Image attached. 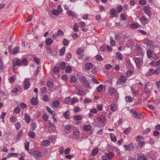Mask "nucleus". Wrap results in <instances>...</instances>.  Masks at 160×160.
I'll return each mask as SVG.
<instances>
[{
	"label": "nucleus",
	"mask_w": 160,
	"mask_h": 160,
	"mask_svg": "<svg viewBox=\"0 0 160 160\" xmlns=\"http://www.w3.org/2000/svg\"><path fill=\"white\" fill-rule=\"evenodd\" d=\"M116 56L118 59L121 61H123L124 60V58L122 55L121 53L119 52H117L116 53Z\"/></svg>",
	"instance_id": "21"
},
{
	"label": "nucleus",
	"mask_w": 160,
	"mask_h": 160,
	"mask_svg": "<svg viewBox=\"0 0 160 160\" xmlns=\"http://www.w3.org/2000/svg\"><path fill=\"white\" fill-rule=\"evenodd\" d=\"M103 88V86L102 84L99 85L97 88V91L98 92L102 91Z\"/></svg>",
	"instance_id": "47"
},
{
	"label": "nucleus",
	"mask_w": 160,
	"mask_h": 160,
	"mask_svg": "<svg viewBox=\"0 0 160 160\" xmlns=\"http://www.w3.org/2000/svg\"><path fill=\"white\" fill-rule=\"evenodd\" d=\"M141 21L143 25H145L148 23L149 20L144 15H143L141 19Z\"/></svg>",
	"instance_id": "7"
},
{
	"label": "nucleus",
	"mask_w": 160,
	"mask_h": 160,
	"mask_svg": "<svg viewBox=\"0 0 160 160\" xmlns=\"http://www.w3.org/2000/svg\"><path fill=\"white\" fill-rule=\"evenodd\" d=\"M70 112L69 111H67L64 114V117L67 119H68L69 118Z\"/></svg>",
	"instance_id": "36"
},
{
	"label": "nucleus",
	"mask_w": 160,
	"mask_h": 160,
	"mask_svg": "<svg viewBox=\"0 0 160 160\" xmlns=\"http://www.w3.org/2000/svg\"><path fill=\"white\" fill-rule=\"evenodd\" d=\"M105 155L108 159L111 158L114 156V153L112 152H106Z\"/></svg>",
	"instance_id": "15"
},
{
	"label": "nucleus",
	"mask_w": 160,
	"mask_h": 160,
	"mask_svg": "<svg viewBox=\"0 0 160 160\" xmlns=\"http://www.w3.org/2000/svg\"><path fill=\"white\" fill-rule=\"evenodd\" d=\"M18 154L16 153H11L8 155V157L9 158L12 156H15V157L17 156Z\"/></svg>",
	"instance_id": "56"
},
{
	"label": "nucleus",
	"mask_w": 160,
	"mask_h": 160,
	"mask_svg": "<svg viewBox=\"0 0 160 160\" xmlns=\"http://www.w3.org/2000/svg\"><path fill=\"white\" fill-rule=\"evenodd\" d=\"M123 147L125 148V151L128 150L129 151H131L134 149V146L133 143L132 142H131L129 145H124Z\"/></svg>",
	"instance_id": "3"
},
{
	"label": "nucleus",
	"mask_w": 160,
	"mask_h": 160,
	"mask_svg": "<svg viewBox=\"0 0 160 160\" xmlns=\"http://www.w3.org/2000/svg\"><path fill=\"white\" fill-rule=\"evenodd\" d=\"M91 126L90 125H86L84 126L83 129L86 131H88L91 129Z\"/></svg>",
	"instance_id": "30"
},
{
	"label": "nucleus",
	"mask_w": 160,
	"mask_h": 160,
	"mask_svg": "<svg viewBox=\"0 0 160 160\" xmlns=\"http://www.w3.org/2000/svg\"><path fill=\"white\" fill-rule=\"evenodd\" d=\"M71 100V97L70 96H68V97L65 98L63 100V102L64 103L66 104H68L70 102Z\"/></svg>",
	"instance_id": "20"
},
{
	"label": "nucleus",
	"mask_w": 160,
	"mask_h": 160,
	"mask_svg": "<svg viewBox=\"0 0 160 160\" xmlns=\"http://www.w3.org/2000/svg\"><path fill=\"white\" fill-rule=\"evenodd\" d=\"M69 41L66 38H64L63 40V43L64 46H68L69 44Z\"/></svg>",
	"instance_id": "44"
},
{
	"label": "nucleus",
	"mask_w": 160,
	"mask_h": 160,
	"mask_svg": "<svg viewBox=\"0 0 160 160\" xmlns=\"http://www.w3.org/2000/svg\"><path fill=\"white\" fill-rule=\"evenodd\" d=\"M125 101L127 102H132L133 101V99L132 97L130 96H127L125 98Z\"/></svg>",
	"instance_id": "25"
},
{
	"label": "nucleus",
	"mask_w": 160,
	"mask_h": 160,
	"mask_svg": "<svg viewBox=\"0 0 160 160\" xmlns=\"http://www.w3.org/2000/svg\"><path fill=\"white\" fill-rule=\"evenodd\" d=\"M50 141L48 140H44L41 142V144L42 145L44 146H49L50 144Z\"/></svg>",
	"instance_id": "18"
},
{
	"label": "nucleus",
	"mask_w": 160,
	"mask_h": 160,
	"mask_svg": "<svg viewBox=\"0 0 160 160\" xmlns=\"http://www.w3.org/2000/svg\"><path fill=\"white\" fill-rule=\"evenodd\" d=\"M144 144L145 142L144 141H142L138 142V143L136 144L135 146L137 148L141 149L142 147Z\"/></svg>",
	"instance_id": "12"
},
{
	"label": "nucleus",
	"mask_w": 160,
	"mask_h": 160,
	"mask_svg": "<svg viewBox=\"0 0 160 160\" xmlns=\"http://www.w3.org/2000/svg\"><path fill=\"white\" fill-rule=\"evenodd\" d=\"M74 119L76 120H80L82 119L81 116L79 115L78 116H74Z\"/></svg>",
	"instance_id": "50"
},
{
	"label": "nucleus",
	"mask_w": 160,
	"mask_h": 160,
	"mask_svg": "<svg viewBox=\"0 0 160 160\" xmlns=\"http://www.w3.org/2000/svg\"><path fill=\"white\" fill-rule=\"evenodd\" d=\"M117 106L115 104L112 103L111 106V110H117Z\"/></svg>",
	"instance_id": "48"
},
{
	"label": "nucleus",
	"mask_w": 160,
	"mask_h": 160,
	"mask_svg": "<svg viewBox=\"0 0 160 160\" xmlns=\"http://www.w3.org/2000/svg\"><path fill=\"white\" fill-rule=\"evenodd\" d=\"M108 92L109 94L111 96L115 94L117 95L118 94L117 90L112 87L109 88Z\"/></svg>",
	"instance_id": "2"
},
{
	"label": "nucleus",
	"mask_w": 160,
	"mask_h": 160,
	"mask_svg": "<svg viewBox=\"0 0 160 160\" xmlns=\"http://www.w3.org/2000/svg\"><path fill=\"white\" fill-rule=\"evenodd\" d=\"M31 103L33 105H36L38 103V101L36 98H32L31 100Z\"/></svg>",
	"instance_id": "14"
},
{
	"label": "nucleus",
	"mask_w": 160,
	"mask_h": 160,
	"mask_svg": "<svg viewBox=\"0 0 160 160\" xmlns=\"http://www.w3.org/2000/svg\"><path fill=\"white\" fill-rule=\"evenodd\" d=\"M13 64L15 66H19L21 64V61L19 59H18L16 61L15 63L14 62H13Z\"/></svg>",
	"instance_id": "34"
},
{
	"label": "nucleus",
	"mask_w": 160,
	"mask_h": 160,
	"mask_svg": "<svg viewBox=\"0 0 160 160\" xmlns=\"http://www.w3.org/2000/svg\"><path fill=\"white\" fill-rule=\"evenodd\" d=\"M130 26L133 29L140 28L141 27L140 25L137 23H132L130 25Z\"/></svg>",
	"instance_id": "13"
},
{
	"label": "nucleus",
	"mask_w": 160,
	"mask_h": 160,
	"mask_svg": "<svg viewBox=\"0 0 160 160\" xmlns=\"http://www.w3.org/2000/svg\"><path fill=\"white\" fill-rule=\"evenodd\" d=\"M83 51V49L81 48H78L77 49L76 53L78 54H79Z\"/></svg>",
	"instance_id": "63"
},
{
	"label": "nucleus",
	"mask_w": 160,
	"mask_h": 160,
	"mask_svg": "<svg viewBox=\"0 0 160 160\" xmlns=\"http://www.w3.org/2000/svg\"><path fill=\"white\" fill-rule=\"evenodd\" d=\"M21 63L22 65L27 66L28 64L27 59L26 58H23L22 61Z\"/></svg>",
	"instance_id": "38"
},
{
	"label": "nucleus",
	"mask_w": 160,
	"mask_h": 160,
	"mask_svg": "<svg viewBox=\"0 0 160 160\" xmlns=\"http://www.w3.org/2000/svg\"><path fill=\"white\" fill-rule=\"evenodd\" d=\"M60 105V102L58 100H55L52 103L53 107L55 108L58 107Z\"/></svg>",
	"instance_id": "22"
},
{
	"label": "nucleus",
	"mask_w": 160,
	"mask_h": 160,
	"mask_svg": "<svg viewBox=\"0 0 160 160\" xmlns=\"http://www.w3.org/2000/svg\"><path fill=\"white\" fill-rule=\"evenodd\" d=\"M71 104L72 105L78 102V99L77 97H74L71 100Z\"/></svg>",
	"instance_id": "23"
},
{
	"label": "nucleus",
	"mask_w": 160,
	"mask_h": 160,
	"mask_svg": "<svg viewBox=\"0 0 160 160\" xmlns=\"http://www.w3.org/2000/svg\"><path fill=\"white\" fill-rule=\"evenodd\" d=\"M149 83L148 82L146 83L144 85V89L145 91L144 92L145 93H148L149 92L151 91V89L148 88V87L150 86Z\"/></svg>",
	"instance_id": "9"
},
{
	"label": "nucleus",
	"mask_w": 160,
	"mask_h": 160,
	"mask_svg": "<svg viewBox=\"0 0 160 160\" xmlns=\"http://www.w3.org/2000/svg\"><path fill=\"white\" fill-rule=\"evenodd\" d=\"M73 29L75 32H78V23H75L73 26Z\"/></svg>",
	"instance_id": "39"
},
{
	"label": "nucleus",
	"mask_w": 160,
	"mask_h": 160,
	"mask_svg": "<svg viewBox=\"0 0 160 160\" xmlns=\"http://www.w3.org/2000/svg\"><path fill=\"white\" fill-rule=\"evenodd\" d=\"M81 82H82L84 86L85 87H89L90 85L88 81L87 78L85 77H82L80 79Z\"/></svg>",
	"instance_id": "1"
},
{
	"label": "nucleus",
	"mask_w": 160,
	"mask_h": 160,
	"mask_svg": "<svg viewBox=\"0 0 160 160\" xmlns=\"http://www.w3.org/2000/svg\"><path fill=\"white\" fill-rule=\"evenodd\" d=\"M155 72V70L152 69H150L148 72L147 75L149 76H151Z\"/></svg>",
	"instance_id": "27"
},
{
	"label": "nucleus",
	"mask_w": 160,
	"mask_h": 160,
	"mask_svg": "<svg viewBox=\"0 0 160 160\" xmlns=\"http://www.w3.org/2000/svg\"><path fill=\"white\" fill-rule=\"evenodd\" d=\"M92 101V99H90L88 98H86L83 101V102L85 104H86Z\"/></svg>",
	"instance_id": "54"
},
{
	"label": "nucleus",
	"mask_w": 160,
	"mask_h": 160,
	"mask_svg": "<svg viewBox=\"0 0 160 160\" xmlns=\"http://www.w3.org/2000/svg\"><path fill=\"white\" fill-rule=\"evenodd\" d=\"M133 116L134 117H136L138 119H140L143 118L144 116L141 114H138L136 111H134L133 113Z\"/></svg>",
	"instance_id": "6"
},
{
	"label": "nucleus",
	"mask_w": 160,
	"mask_h": 160,
	"mask_svg": "<svg viewBox=\"0 0 160 160\" xmlns=\"http://www.w3.org/2000/svg\"><path fill=\"white\" fill-rule=\"evenodd\" d=\"M143 9L145 11V13L150 17L152 14L150 7L148 5L145 6L144 7Z\"/></svg>",
	"instance_id": "4"
},
{
	"label": "nucleus",
	"mask_w": 160,
	"mask_h": 160,
	"mask_svg": "<svg viewBox=\"0 0 160 160\" xmlns=\"http://www.w3.org/2000/svg\"><path fill=\"white\" fill-rule=\"evenodd\" d=\"M20 47H17L14 48L12 52V54L13 55L15 54L19 50Z\"/></svg>",
	"instance_id": "28"
},
{
	"label": "nucleus",
	"mask_w": 160,
	"mask_h": 160,
	"mask_svg": "<svg viewBox=\"0 0 160 160\" xmlns=\"http://www.w3.org/2000/svg\"><path fill=\"white\" fill-rule=\"evenodd\" d=\"M66 50V48L63 47L62 49H60L59 51L60 55L61 56H62L64 54Z\"/></svg>",
	"instance_id": "24"
},
{
	"label": "nucleus",
	"mask_w": 160,
	"mask_h": 160,
	"mask_svg": "<svg viewBox=\"0 0 160 160\" xmlns=\"http://www.w3.org/2000/svg\"><path fill=\"white\" fill-rule=\"evenodd\" d=\"M72 127V126L71 125L68 124L65 126V130H67L68 131H69L71 130Z\"/></svg>",
	"instance_id": "55"
},
{
	"label": "nucleus",
	"mask_w": 160,
	"mask_h": 160,
	"mask_svg": "<svg viewBox=\"0 0 160 160\" xmlns=\"http://www.w3.org/2000/svg\"><path fill=\"white\" fill-rule=\"evenodd\" d=\"M110 13L112 17H117L118 15L116 13V11L115 9L112 8L110 10Z\"/></svg>",
	"instance_id": "11"
},
{
	"label": "nucleus",
	"mask_w": 160,
	"mask_h": 160,
	"mask_svg": "<svg viewBox=\"0 0 160 160\" xmlns=\"http://www.w3.org/2000/svg\"><path fill=\"white\" fill-rule=\"evenodd\" d=\"M92 64L91 62L87 63L85 64V68L87 70L91 69L92 68Z\"/></svg>",
	"instance_id": "19"
},
{
	"label": "nucleus",
	"mask_w": 160,
	"mask_h": 160,
	"mask_svg": "<svg viewBox=\"0 0 160 160\" xmlns=\"http://www.w3.org/2000/svg\"><path fill=\"white\" fill-rule=\"evenodd\" d=\"M52 42V40L50 38H48L46 40V43L48 45H51Z\"/></svg>",
	"instance_id": "33"
},
{
	"label": "nucleus",
	"mask_w": 160,
	"mask_h": 160,
	"mask_svg": "<svg viewBox=\"0 0 160 160\" xmlns=\"http://www.w3.org/2000/svg\"><path fill=\"white\" fill-rule=\"evenodd\" d=\"M5 68L2 57H0V72H2Z\"/></svg>",
	"instance_id": "5"
},
{
	"label": "nucleus",
	"mask_w": 160,
	"mask_h": 160,
	"mask_svg": "<svg viewBox=\"0 0 160 160\" xmlns=\"http://www.w3.org/2000/svg\"><path fill=\"white\" fill-rule=\"evenodd\" d=\"M152 41L148 38H145L144 40V43L146 45H150L152 44Z\"/></svg>",
	"instance_id": "17"
},
{
	"label": "nucleus",
	"mask_w": 160,
	"mask_h": 160,
	"mask_svg": "<svg viewBox=\"0 0 160 160\" xmlns=\"http://www.w3.org/2000/svg\"><path fill=\"white\" fill-rule=\"evenodd\" d=\"M131 128L129 127L127 128L124 131V133L125 134H128L130 133L131 131Z\"/></svg>",
	"instance_id": "40"
},
{
	"label": "nucleus",
	"mask_w": 160,
	"mask_h": 160,
	"mask_svg": "<svg viewBox=\"0 0 160 160\" xmlns=\"http://www.w3.org/2000/svg\"><path fill=\"white\" fill-rule=\"evenodd\" d=\"M110 137L112 141L114 142H116L117 141V139L114 134L112 133H111L110 134Z\"/></svg>",
	"instance_id": "26"
},
{
	"label": "nucleus",
	"mask_w": 160,
	"mask_h": 160,
	"mask_svg": "<svg viewBox=\"0 0 160 160\" xmlns=\"http://www.w3.org/2000/svg\"><path fill=\"white\" fill-rule=\"evenodd\" d=\"M96 59L99 61H101L102 60L103 58L101 55H98L96 56Z\"/></svg>",
	"instance_id": "51"
},
{
	"label": "nucleus",
	"mask_w": 160,
	"mask_h": 160,
	"mask_svg": "<svg viewBox=\"0 0 160 160\" xmlns=\"http://www.w3.org/2000/svg\"><path fill=\"white\" fill-rule=\"evenodd\" d=\"M52 13L55 15H58L60 13L57 9H54L52 11Z\"/></svg>",
	"instance_id": "52"
},
{
	"label": "nucleus",
	"mask_w": 160,
	"mask_h": 160,
	"mask_svg": "<svg viewBox=\"0 0 160 160\" xmlns=\"http://www.w3.org/2000/svg\"><path fill=\"white\" fill-rule=\"evenodd\" d=\"M122 9V6L118 7L116 8L117 12L118 13L120 12Z\"/></svg>",
	"instance_id": "58"
},
{
	"label": "nucleus",
	"mask_w": 160,
	"mask_h": 160,
	"mask_svg": "<svg viewBox=\"0 0 160 160\" xmlns=\"http://www.w3.org/2000/svg\"><path fill=\"white\" fill-rule=\"evenodd\" d=\"M135 62L137 67H139L141 65L140 59L137 58L135 59Z\"/></svg>",
	"instance_id": "31"
},
{
	"label": "nucleus",
	"mask_w": 160,
	"mask_h": 160,
	"mask_svg": "<svg viewBox=\"0 0 160 160\" xmlns=\"http://www.w3.org/2000/svg\"><path fill=\"white\" fill-rule=\"evenodd\" d=\"M28 136L32 138H34L35 137V133L32 131L28 133Z\"/></svg>",
	"instance_id": "45"
},
{
	"label": "nucleus",
	"mask_w": 160,
	"mask_h": 160,
	"mask_svg": "<svg viewBox=\"0 0 160 160\" xmlns=\"http://www.w3.org/2000/svg\"><path fill=\"white\" fill-rule=\"evenodd\" d=\"M28 79L26 78L24 81V87L25 89H27L30 87V83L28 80Z\"/></svg>",
	"instance_id": "8"
},
{
	"label": "nucleus",
	"mask_w": 160,
	"mask_h": 160,
	"mask_svg": "<svg viewBox=\"0 0 160 160\" xmlns=\"http://www.w3.org/2000/svg\"><path fill=\"white\" fill-rule=\"evenodd\" d=\"M138 160H147V158L144 156L141 155L139 157Z\"/></svg>",
	"instance_id": "57"
},
{
	"label": "nucleus",
	"mask_w": 160,
	"mask_h": 160,
	"mask_svg": "<svg viewBox=\"0 0 160 160\" xmlns=\"http://www.w3.org/2000/svg\"><path fill=\"white\" fill-rule=\"evenodd\" d=\"M133 74V71L132 70H129L126 72V75L128 77H130Z\"/></svg>",
	"instance_id": "46"
},
{
	"label": "nucleus",
	"mask_w": 160,
	"mask_h": 160,
	"mask_svg": "<svg viewBox=\"0 0 160 160\" xmlns=\"http://www.w3.org/2000/svg\"><path fill=\"white\" fill-rule=\"evenodd\" d=\"M72 68H71L70 67H67L66 68V72L68 73H70L72 71Z\"/></svg>",
	"instance_id": "60"
},
{
	"label": "nucleus",
	"mask_w": 160,
	"mask_h": 160,
	"mask_svg": "<svg viewBox=\"0 0 160 160\" xmlns=\"http://www.w3.org/2000/svg\"><path fill=\"white\" fill-rule=\"evenodd\" d=\"M66 67V64L64 62H62L61 63L59 68H61L62 70L65 69Z\"/></svg>",
	"instance_id": "43"
},
{
	"label": "nucleus",
	"mask_w": 160,
	"mask_h": 160,
	"mask_svg": "<svg viewBox=\"0 0 160 160\" xmlns=\"http://www.w3.org/2000/svg\"><path fill=\"white\" fill-rule=\"evenodd\" d=\"M126 80V77L124 75H121L119 78V81L121 83H125Z\"/></svg>",
	"instance_id": "16"
},
{
	"label": "nucleus",
	"mask_w": 160,
	"mask_h": 160,
	"mask_svg": "<svg viewBox=\"0 0 160 160\" xmlns=\"http://www.w3.org/2000/svg\"><path fill=\"white\" fill-rule=\"evenodd\" d=\"M98 152V149H94L92 151V155L93 156L96 155Z\"/></svg>",
	"instance_id": "49"
},
{
	"label": "nucleus",
	"mask_w": 160,
	"mask_h": 160,
	"mask_svg": "<svg viewBox=\"0 0 160 160\" xmlns=\"http://www.w3.org/2000/svg\"><path fill=\"white\" fill-rule=\"evenodd\" d=\"M25 118L26 122L28 123L30 121V117L29 115L27 114L26 113L25 115Z\"/></svg>",
	"instance_id": "32"
},
{
	"label": "nucleus",
	"mask_w": 160,
	"mask_h": 160,
	"mask_svg": "<svg viewBox=\"0 0 160 160\" xmlns=\"http://www.w3.org/2000/svg\"><path fill=\"white\" fill-rule=\"evenodd\" d=\"M41 91L42 94L45 93L47 91L46 88L45 87H42L41 88Z\"/></svg>",
	"instance_id": "64"
},
{
	"label": "nucleus",
	"mask_w": 160,
	"mask_h": 160,
	"mask_svg": "<svg viewBox=\"0 0 160 160\" xmlns=\"http://www.w3.org/2000/svg\"><path fill=\"white\" fill-rule=\"evenodd\" d=\"M22 130H20L18 132V133L17 135V139L18 140H19L21 138V137L22 136Z\"/></svg>",
	"instance_id": "37"
},
{
	"label": "nucleus",
	"mask_w": 160,
	"mask_h": 160,
	"mask_svg": "<svg viewBox=\"0 0 160 160\" xmlns=\"http://www.w3.org/2000/svg\"><path fill=\"white\" fill-rule=\"evenodd\" d=\"M33 155L36 158H40L42 157V155L40 152L38 151L34 152L33 153Z\"/></svg>",
	"instance_id": "10"
},
{
	"label": "nucleus",
	"mask_w": 160,
	"mask_h": 160,
	"mask_svg": "<svg viewBox=\"0 0 160 160\" xmlns=\"http://www.w3.org/2000/svg\"><path fill=\"white\" fill-rule=\"evenodd\" d=\"M78 94L79 96H82L85 94V92L83 91L79 90L78 92Z\"/></svg>",
	"instance_id": "62"
},
{
	"label": "nucleus",
	"mask_w": 160,
	"mask_h": 160,
	"mask_svg": "<svg viewBox=\"0 0 160 160\" xmlns=\"http://www.w3.org/2000/svg\"><path fill=\"white\" fill-rule=\"evenodd\" d=\"M37 125V123L35 122H33L31 124V129L32 130L34 131L36 129Z\"/></svg>",
	"instance_id": "42"
},
{
	"label": "nucleus",
	"mask_w": 160,
	"mask_h": 160,
	"mask_svg": "<svg viewBox=\"0 0 160 160\" xmlns=\"http://www.w3.org/2000/svg\"><path fill=\"white\" fill-rule=\"evenodd\" d=\"M77 79L74 76L70 78V81L72 82H75L77 81Z\"/></svg>",
	"instance_id": "61"
},
{
	"label": "nucleus",
	"mask_w": 160,
	"mask_h": 160,
	"mask_svg": "<svg viewBox=\"0 0 160 160\" xmlns=\"http://www.w3.org/2000/svg\"><path fill=\"white\" fill-rule=\"evenodd\" d=\"M110 42L111 45L112 46H114L116 44V42L114 40L112 37H110Z\"/></svg>",
	"instance_id": "29"
},
{
	"label": "nucleus",
	"mask_w": 160,
	"mask_h": 160,
	"mask_svg": "<svg viewBox=\"0 0 160 160\" xmlns=\"http://www.w3.org/2000/svg\"><path fill=\"white\" fill-rule=\"evenodd\" d=\"M90 113L88 114V116L90 118H92L93 116V114H96L98 112L97 111H90Z\"/></svg>",
	"instance_id": "41"
},
{
	"label": "nucleus",
	"mask_w": 160,
	"mask_h": 160,
	"mask_svg": "<svg viewBox=\"0 0 160 160\" xmlns=\"http://www.w3.org/2000/svg\"><path fill=\"white\" fill-rule=\"evenodd\" d=\"M152 52H153L152 50L150 49H149L147 51V55L148 58H150L152 57Z\"/></svg>",
	"instance_id": "35"
},
{
	"label": "nucleus",
	"mask_w": 160,
	"mask_h": 160,
	"mask_svg": "<svg viewBox=\"0 0 160 160\" xmlns=\"http://www.w3.org/2000/svg\"><path fill=\"white\" fill-rule=\"evenodd\" d=\"M53 72L54 73H58L59 72V68L58 66L54 67L53 69Z\"/></svg>",
	"instance_id": "53"
},
{
	"label": "nucleus",
	"mask_w": 160,
	"mask_h": 160,
	"mask_svg": "<svg viewBox=\"0 0 160 160\" xmlns=\"http://www.w3.org/2000/svg\"><path fill=\"white\" fill-rule=\"evenodd\" d=\"M105 118L102 116H101L98 118V121L101 122H103L105 121Z\"/></svg>",
	"instance_id": "59"
}]
</instances>
